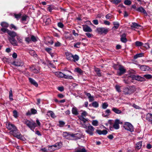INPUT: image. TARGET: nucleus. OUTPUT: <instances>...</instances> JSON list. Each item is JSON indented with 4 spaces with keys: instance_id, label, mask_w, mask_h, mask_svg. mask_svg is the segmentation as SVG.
<instances>
[{
    "instance_id": "1a4fd4ad",
    "label": "nucleus",
    "mask_w": 152,
    "mask_h": 152,
    "mask_svg": "<svg viewBox=\"0 0 152 152\" xmlns=\"http://www.w3.org/2000/svg\"><path fill=\"white\" fill-rule=\"evenodd\" d=\"M131 77L133 79H134L138 81H144L145 80V79L144 77H140L139 75H134L131 76Z\"/></svg>"
},
{
    "instance_id": "2f4dec72",
    "label": "nucleus",
    "mask_w": 152,
    "mask_h": 152,
    "mask_svg": "<svg viewBox=\"0 0 152 152\" xmlns=\"http://www.w3.org/2000/svg\"><path fill=\"white\" fill-rule=\"evenodd\" d=\"M22 14L21 13L18 14H14V16L15 18L17 20H19L21 17Z\"/></svg>"
},
{
    "instance_id": "5fc2aeb1",
    "label": "nucleus",
    "mask_w": 152,
    "mask_h": 152,
    "mask_svg": "<svg viewBox=\"0 0 152 152\" xmlns=\"http://www.w3.org/2000/svg\"><path fill=\"white\" fill-rule=\"evenodd\" d=\"M31 113L32 114H35L37 113V110L34 108H31Z\"/></svg>"
},
{
    "instance_id": "9b49d317",
    "label": "nucleus",
    "mask_w": 152,
    "mask_h": 152,
    "mask_svg": "<svg viewBox=\"0 0 152 152\" xmlns=\"http://www.w3.org/2000/svg\"><path fill=\"white\" fill-rule=\"evenodd\" d=\"M10 42L13 46H17L18 45V42L14 38H9Z\"/></svg>"
},
{
    "instance_id": "7c9ffc66",
    "label": "nucleus",
    "mask_w": 152,
    "mask_h": 152,
    "mask_svg": "<svg viewBox=\"0 0 152 152\" xmlns=\"http://www.w3.org/2000/svg\"><path fill=\"white\" fill-rule=\"evenodd\" d=\"M135 45L136 47L142 46L143 45V43L142 42L139 41H136L135 42Z\"/></svg>"
},
{
    "instance_id": "e433bc0d",
    "label": "nucleus",
    "mask_w": 152,
    "mask_h": 152,
    "mask_svg": "<svg viewBox=\"0 0 152 152\" xmlns=\"http://www.w3.org/2000/svg\"><path fill=\"white\" fill-rule=\"evenodd\" d=\"M92 106L96 108L99 107V104L98 102L96 101L93 102L91 103Z\"/></svg>"
},
{
    "instance_id": "f257e3e1",
    "label": "nucleus",
    "mask_w": 152,
    "mask_h": 152,
    "mask_svg": "<svg viewBox=\"0 0 152 152\" xmlns=\"http://www.w3.org/2000/svg\"><path fill=\"white\" fill-rule=\"evenodd\" d=\"M9 130H10V133L14 137L23 141H25L26 138L20 133L18 132V129L13 124L9 123L7 127Z\"/></svg>"
},
{
    "instance_id": "ea45409f",
    "label": "nucleus",
    "mask_w": 152,
    "mask_h": 152,
    "mask_svg": "<svg viewBox=\"0 0 152 152\" xmlns=\"http://www.w3.org/2000/svg\"><path fill=\"white\" fill-rule=\"evenodd\" d=\"M47 113L49 114L51 117L54 118L56 117L53 111L49 110L48 112Z\"/></svg>"
},
{
    "instance_id": "864d4df0",
    "label": "nucleus",
    "mask_w": 152,
    "mask_h": 152,
    "mask_svg": "<svg viewBox=\"0 0 152 152\" xmlns=\"http://www.w3.org/2000/svg\"><path fill=\"white\" fill-rule=\"evenodd\" d=\"M92 124L94 126H97L98 125V122L97 120H94L93 121Z\"/></svg>"
},
{
    "instance_id": "7ed1b4c3",
    "label": "nucleus",
    "mask_w": 152,
    "mask_h": 152,
    "mask_svg": "<svg viewBox=\"0 0 152 152\" xmlns=\"http://www.w3.org/2000/svg\"><path fill=\"white\" fill-rule=\"evenodd\" d=\"M136 90L134 86H132L124 88V93L125 95L130 94Z\"/></svg>"
},
{
    "instance_id": "8fccbe9b",
    "label": "nucleus",
    "mask_w": 152,
    "mask_h": 152,
    "mask_svg": "<svg viewBox=\"0 0 152 152\" xmlns=\"http://www.w3.org/2000/svg\"><path fill=\"white\" fill-rule=\"evenodd\" d=\"M13 116L15 118H17L18 117V113L17 110H15L13 111Z\"/></svg>"
},
{
    "instance_id": "052dcab7",
    "label": "nucleus",
    "mask_w": 152,
    "mask_h": 152,
    "mask_svg": "<svg viewBox=\"0 0 152 152\" xmlns=\"http://www.w3.org/2000/svg\"><path fill=\"white\" fill-rule=\"evenodd\" d=\"M16 39L19 43H22L23 42L22 39L19 36H17Z\"/></svg>"
},
{
    "instance_id": "49530a36",
    "label": "nucleus",
    "mask_w": 152,
    "mask_h": 152,
    "mask_svg": "<svg viewBox=\"0 0 152 152\" xmlns=\"http://www.w3.org/2000/svg\"><path fill=\"white\" fill-rule=\"evenodd\" d=\"M81 44V42H78L76 43H75L74 45V48H79L80 47V46Z\"/></svg>"
},
{
    "instance_id": "603ef678",
    "label": "nucleus",
    "mask_w": 152,
    "mask_h": 152,
    "mask_svg": "<svg viewBox=\"0 0 152 152\" xmlns=\"http://www.w3.org/2000/svg\"><path fill=\"white\" fill-rule=\"evenodd\" d=\"M143 77L147 79H149L152 78V76L151 75L148 74L144 75Z\"/></svg>"
},
{
    "instance_id": "f03ea898",
    "label": "nucleus",
    "mask_w": 152,
    "mask_h": 152,
    "mask_svg": "<svg viewBox=\"0 0 152 152\" xmlns=\"http://www.w3.org/2000/svg\"><path fill=\"white\" fill-rule=\"evenodd\" d=\"M80 135L78 133L73 134L70 132H64L62 134L63 136L68 140H77L80 138V137L77 136Z\"/></svg>"
},
{
    "instance_id": "423d86ee",
    "label": "nucleus",
    "mask_w": 152,
    "mask_h": 152,
    "mask_svg": "<svg viewBox=\"0 0 152 152\" xmlns=\"http://www.w3.org/2000/svg\"><path fill=\"white\" fill-rule=\"evenodd\" d=\"M123 127L125 129L131 132L134 131L133 126L129 122H125Z\"/></svg>"
},
{
    "instance_id": "393cba45",
    "label": "nucleus",
    "mask_w": 152,
    "mask_h": 152,
    "mask_svg": "<svg viewBox=\"0 0 152 152\" xmlns=\"http://www.w3.org/2000/svg\"><path fill=\"white\" fill-rule=\"evenodd\" d=\"M72 113L75 115H77L79 113H78L76 107H73L72 109Z\"/></svg>"
},
{
    "instance_id": "2eb2a0df",
    "label": "nucleus",
    "mask_w": 152,
    "mask_h": 152,
    "mask_svg": "<svg viewBox=\"0 0 152 152\" xmlns=\"http://www.w3.org/2000/svg\"><path fill=\"white\" fill-rule=\"evenodd\" d=\"M121 41L123 43H126L127 41V39L126 38V34L125 33H123L121 36Z\"/></svg>"
},
{
    "instance_id": "f3484780",
    "label": "nucleus",
    "mask_w": 152,
    "mask_h": 152,
    "mask_svg": "<svg viewBox=\"0 0 152 152\" xmlns=\"http://www.w3.org/2000/svg\"><path fill=\"white\" fill-rule=\"evenodd\" d=\"M83 29L86 32H91L92 31L91 28L88 25H86L83 27Z\"/></svg>"
},
{
    "instance_id": "4c0bfd02",
    "label": "nucleus",
    "mask_w": 152,
    "mask_h": 152,
    "mask_svg": "<svg viewBox=\"0 0 152 152\" xmlns=\"http://www.w3.org/2000/svg\"><path fill=\"white\" fill-rule=\"evenodd\" d=\"M31 41L34 42H36L37 41V38L34 35H31Z\"/></svg>"
},
{
    "instance_id": "9d476101",
    "label": "nucleus",
    "mask_w": 152,
    "mask_h": 152,
    "mask_svg": "<svg viewBox=\"0 0 152 152\" xmlns=\"http://www.w3.org/2000/svg\"><path fill=\"white\" fill-rule=\"evenodd\" d=\"M136 10L137 11L142 13L146 16L147 15V13L146 12L145 10L141 6L137 8L136 9Z\"/></svg>"
},
{
    "instance_id": "79ce46f5",
    "label": "nucleus",
    "mask_w": 152,
    "mask_h": 152,
    "mask_svg": "<svg viewBox=\"0 0 152 152\" xmlns=\"http://www.w3.org/2000/svg\"><path fill=\"white\" fill-rule=\"evenodd\" d=\"M75 70L77 72L79 73L80 75H82L83 74V71L80 68H76Z\"/></svg>"
},
{
    "instance_id": "37998d69",
    "label": "nucleus",
    "mask_w": 152,
    "mask_h": 152,
    "mask_svg": "<svg viewBox=\"0 0 152 152\" xmlns=\"http://www.w3.org/2000/svg\"><path fill=\"white\" fill-rule=\"evenodd\" d=\"M59 124L58 125V126L59 127H64L65 124L64 122L61 121H59Z\"/></svg>"
},
{
    "instance_id": "774afa93",
    "label": "nucleus",
    "mask_w": 152,
    "mask_h": 152,
    "mask_svg": "<svg viewBox=\"0 0 152 152\" xmlns=\"http://www.w3.org/2000/svg\"><path fill=\"white\" fill-rule=\"evenodd\" d=\"M85 34L88 38H90L93 36V35L92 34L88 32L86 33Z\"/></svg>"
},
{
    "instance_id": "0e129e2a",
    "label": "nucleus",
    "mask_w": 152,
    "mask_h": 152,
    "mask_svg": "<svg viewBox=\"0 0 152 152\" xmlns=\"http://www.w3.org/2000/svg\"><path fill=\"white\" fill-rule=\"evenodd\" d=\"M115 88L116 91L118 92H121L120 87L119 86L116 85L115 86Z\"/></svg>"
},
{
    "instance_id": "b1692460",
    "label": "nucleus",
    "mask_w": 152,
    "mask_h": 152,
    "mask_svg": "<svg viewBox=\"0 0 152 152\" xmlns=\"http://www.w3.org/2000/svg\"><path fill=\"white\" fill-rule=\"evenodd\" d=\"M64 74L61 72H57L55 73L56 75L58 77L63 78Z\"/></svg>"
},
{
    "instance_id": "bb28decb",
    "label": "nucleus",
    "mask_w": 152,
    "mask_h": 152,
    "mask_svg": "<svg viewBox=\"0 0 152 152\" xmlns=\"http://www.w3.org/2000/svg\"><path fill=\"white\" fill-rule=\"evenodd\" d=\"M113 24L114 25V26L113 27V28L114 29H117L119 26V23L117 22H113Z\"/></svg>"
},
{
    "instance_id": "dca6fc26",
    "label": "nucleus",
    "mask_w": 152,
    "mask_h": 152,
    "mask_svg": "<svg viewBox=\"0 0 152 152\" xmlns=\"http://www.w3.org/2000/svg\"><path fill=\"white\" fill-rule=\"evenodd\" d=\"M96 132L99 135L103 134L105 135L108 133L107 131L105 130H103L102 131H101L100 130L97 129Z\"/></svg>"
},
{
    "instance_id": "c85d7f7f",
    "label": "nucleus",
    "mask_w": 152,
    "mask_h": 152,
    "mask_svg": "<svg viewBox=\"0 0 152 152\" xmlns=\"http://www.w3.org/2000/svg\"><path fill=\"white\" fill-rule=\"evenodd\" d=\"M142 141H140L137 143L136 144V149L139 150L141 148L142 145Z\"/></svg>"
},
{
    "instance_id": "4d7b16f0",
    "label": "nucleus",
    "mask_w": 152,
    "mask_h": 152,
    "mask_svg": "<svg viewBox=\"0 0 152 152\" xmlns=\"http://www.w3.org/2000/svg\"><path fill=\"white\" fill-rule=\"evenodd\" d=\"M88 113L86 111L84 110L81 113V115H80L79 116H82V117H86Z\"/></svg>"
},
{
    "instance_id": "0eeeda50",
    "label": "nucleus",
    "mask_w": 152,
    "mask_h": 152,
    "mask_svg": "<svg viewBox=\"0 0 152 152\" xmlns=\"http://www.w3.org/2000/svg\"><path fill=\"white\" fill-rule=\"evenodd\" d=\"M118 70L119 71L117 72V74L118 76H121L126 72V70L124 68L123 66L121 65H119Z\"/></svg>"
},
{
    "instance_id": "a878e982",
    "label": "nucleus",
    "mask_w": 152,
    "mask_h": 152,
    "mask_svg": "<svg viewBox=\"0 0 152 152\" xmlns=\"http://www.w3.org/2000/svg\"><path fill=\"white\" fill-rule=\"evenodd\" d=\"M144 56V53H140L138 54H137L134 55V58L136 59L138 58L142 57Z\"/></svg>"
},
{
    "instance_id": "4468645a",
    "label": "nucleus",
    "mask_w": 152,
    "mask_h": 152,
    "mask_svg": "<svg viewBox=\"0 0 152 152\" xmlns=\"http://www.w3.org/2000/svg\"><path fill=\"white\" fill-rule=\"evenodd\" d=\"M65 55L67 60L72 61L73 55L69 52H66L65 53Z\"/></svg>"
},
{
    "instance_id": "ddd939ff",
    "label": "nucleus",
    "mask_w": 152,
    "mask_h": 152,
    "mask_svg": "<svg viewBox=\"0 0 152 152\" xmlns=\"http://www.w3.org/2000/svg\"><path fill=\"white\" fill-rule=\"evenodd\" d=\"M146 119L149 123L152 124V114L150 113H148L146 116Z\"/></svg>"
},
{
    "instance_id": "e2e57ef3",
    "label": "nucleus",
    "mask_w": 152,
    "mask_h": 152,
    "mask_svg": "<svg viewBox=\"0 0 152 152\" xmlns=\"http://www.w3.org/2000/svg\"><path fill=\"white\" fill-rule=\"evenodd\" d=\"M58 27L61 28H63L64 27V25L63 23L61 22L58 23Z\"/></svg>"
},
{
    "instance_id": "3c124183",
    "label": "nucleus",
    "mask_w": 152,
    "mask_h": 152,
    "mask_svg": "<svg viewBox=\"0 0 152 152\" xmlns=\"http://www.w3.org/2000/svg\"><path fill=\"white\" fill-rule=\"evenodd\" d=\"M56 144L57 145V148L58 149H60L62 147V143L61 142H59L56 143Z\"/></svg>"
},
{
    "instance_id": "39448f33",
    "label": "nucleus",
    "mask_w": 152,
    "mask_h": 152,
    "mask_svg": "<svg viewBox=\"0 0 152 152\" xmlns=\"http://www.w3.org/2000/svg\"><path fill=\"white\" fill-rule=\"evenodd\" d=\"M109 28L104 27H98L95 30V31L100 34H106L108 32Z\"/></svg>"
},
{
    "instance_id": "473e14b6",
    "label": "nucleus",
    "mask_w": 152,
    "mask_h": 152,
    "mask_svg": "<svg viewBox=\"0 0 152 152\" xmlns=\"http://www.w3.org/2000/svg\"><path fill=\"white\" fill-rule=\"evenodd\" d=\"M105 113H106L107 114L106 115H104V114H102V115L103 117H107V116L109 115H110V114L111 112L110 110V109H107L105 111Z\"/></svg>"
},
{
    "instance_id": "58836bf2",
    "label": "nucleus",
    "mask_w": 152,
    "mask_h": 152,
    "mask_svg": "<svg viewBox=\"0 0 152 152\" xmlns=\"http://www.w3.org/2000/svg\"><path fill=\"white\" fill-rule=\"evenodd\" d=\"M63 78L67 79H73V77L72 76L66 75L65 74L64 75Z\"/></svg>"
},
{
    "instance_id": "cd10ccee",
    "label": "nucleus",
    "mask_w": 152,
    "mask_h": 152,
    "mask_svg": "<svg viewBox=\"0 0 152 152\" xmlns=\"http://www.w3.org/2000/svg\"><path fill=\"white\" fill-rule=\"evenodd\" d=\"M79 59V57L76 54L74 56L73 55L72 61L75 62L76 61H77Z\"/></svg>"
},
{
    "instance_id": "a211bd4d",
    "label": "nucleus",
    "mask_w": 152,
    "mask_h": 152,
    "mask_svg": "<svg viewBox=\"0 0 152 152\" xmlns=\"http://www.w3.org/2000/svg\"><path fill=\"white\" fill-rule=\"evenodd\" d=\"M12 64L14 66H22L23 63L22 62H20V61H17L16 62L14 61L12 63Z\"/></svg>"
},
{
    "instance_id": "6e6d98bb",
    "label": "nucleus",
    "mask_w": 152,
    "mask_h": 152,
    "mask_svg": "<svg viewBox=\"0 0 152 152\" xmlns=\"http://www.w3.org/2000/svg\"><path fill=\"white\" fill-rule=\"evenodd\" d=\"M45 50L48 52L49 54H50V53H51V51L52 50V49L50 48H45Z\"/></svg>"
},
{
    "instance_id": "680f3d73",
    "label": "nucleus",
    "mask_w": 152,
    "mask_h": 152,
    "mask_svg": "<svg viewBox=\"0 0 152 152\" xmlns=\"http://www.w3.org/2000/svg\"><path fill=\"white\" fill-rule=\"evenodd\" d=\"M25 41L28 44H29L31 41V39L29 37H27L25 38Z\"/></svg>"
},
{
    "instance_id": "72a5a7b5",
    "label": "nucleus",
    "mask_w": 152,
    "mask_h": 152,
    "mask_svg": "<svg viewBox=\"0 0 152 152\" xmlns=\"http://www.w3.org/2000/svg\"><path fill=\"white\" fill-rule=\"evenodd\" d=\"M1 25L2 27L4 28H7L9 26L8 23L5 22H1Z\"/></svg>"
},
{
    "instance_id": "bf43d9fd",
    "label": "nucleus",
    "mask_w": 152,
    "mask_h": 152,
    "mask_svg": "<svg viewBox=\"0 0 152 152\" xmlns=\"http://www.w3.org/2000/svg\"><path fill=\"white\" fill-rule=\"evenodd\" d=\"M14 29L15 30H17L18 29V28L15 26L13 24H11L10 25V29Z\"/></svg>"
},
{
    "instance_id": "13d9d810",
    "label": "nucleus",
    "mask_w": 152,
    "mask_h": 152,
    "mask_svg": "<svg viewBox=\"0 0 152 152\" xmlns=\"http://www.w3.org/2000/svg\"><path fill=\"white\" fill-rule=\"evenodd\" d=\"M142 46L145 48L146 49L149 48H150L149 44L148 43H145L144 44H143Z\"/></svg>"
},
{
    "instance_id": "f8f14e48",
    "label": "nucleus",
    "mask_w": 152,
    "mask_h": 152,
    "mask_svg": "<svg viewBox=\"0 0 152 152\" xmlns=\"http://www.w3.org/2000/svg\"><path fill=\"white\" fill-rule=\"evenodd\" d=\"M119 120L118 119H116L115 120V122L113 125V127L116 129H118L120 126L119 125Z\"/></svg>"
},
{
    "instance_id": "f704fd0d",
    "label": "nucleus",
    "mask_w": 152,
    "mask_h": 152,
    "mask_svg": "<svg viewBox=\"0 0 152 152\" xmlns=\"http://www.w3.org/2000/svg\"><path fill=\"white\" fill-rule=\"evenodd\" d=\"M121 0H111V2L113 4H115L116 5L118 4L119 3L121 2Z\"/></svg>"
},
{
    "instance_id": "09e8293b",
    "label": "nucleus",
    "mask_w": 152,
    "mask_h": 152,
    "mask_svg": "<svg viewBox=\"0 0 152 152\" xmlns=\"http://www.w3.org/2000/svg\"><path fill=\"white\" fill-rule=\"evenodd\" d=\"M108 106V104L106 102H104L102 104V108L103 109H106Z\"/></svg>"
},
{
    "instance_id": "6e6552de",
    "label": "nucleus",
    "mask_w": 152,
    "mask_h": 152,
    "mask_svg": "<svg viewBox=\"0 0 152 152\" xmlns=\"http://www.w3.org/2000/svg\"><path fill=\"white\" fill-rule=\"evenodd\" d=\"M95 128L92 126H88V129L86 131V132L90 135H92L93 134V132L94 131Z\"/></svg>"
},
{
    "instance_id": "20e7f679",
    "label": "nucleus",
    "mask_w": 152,
    "mask_h": 152,
    "mask_svg": "<svg viewBox=\"0 0 152 152\" xmlns=\"http://www.w3.org/2000/svg\"><path fill=\"white\" fill-rule=\"evenodd\" d=\"M24 123L31 130L34 129L37 126L36 124L32 121H30L26 119L25 120Z\"/></svg>"
},
{
    "instance_id": "de8ad7c7",
    "label": "nucleus",
    "mask_w": 152,
    "mask_h": 152,
    "mask_svg": "<svg viewBox=\"0 0 152 152\" xmlns=\"http://www.w3.org/2000/svg\"><path fill=\"white\" fill-rule=\"evenodd\" d=\"M12 91L11 90L9 91V99L11 101H12L13 100L12 98Z\"/></svg>"
},
{
    "instance_id": "338daca9",
    "label": "nucleus",
    "mask_w": 152,
    "mask_h": 152,
    "mask_svg": "<svg viewBox=\"0 0 152 152\" xmlns=\"http://www.w3.org/2000/svg\"><path fill=\"white\" fill-rule=\"evenodd\" d=\"M113 67L115 70H118V69L119 65L117 64H114Z\"/></svg>"
},
{
    "instance_id": "c756f323",
    "label": "nucleus",
    "mask_w": 152,
    "mask_h": 152,
    "mask_svg": "<svg viewBox=\"0 0 152 152\" xmlns=\"http://www.w3.org/2000/svg\"><path fill=\"white\" fill-rule=\"evenodd\" d=\"M78 117L80 121H83L84 123H85L86 122L88 121L87 119L86 118L83 117H82V116H78Z\"/></svg>"
},
{
    "instance_id": "6ab92c4d",
    "label": "nucleus",
    "mask_w": 152,
    "mask_h": 152,
    "mask_svg": "<svg viewBox=\"0 0 152 152\" xmlns=\"http://www.w3.org/2000/svg\"><path fill=\"white\" fill-rule=\"evenodd\" d=\"M28 79L29 82L32 84H33L36 87L38 86V84L33 79L29 77L28 78Z\"/></svg>"
},
{
    "instance_id": "69168bd1",
    "label": "nucleus",
    "mask_w": 152,
    "mask_h": 152,
    "mask_svg": "<svg viewBox=\"0 0 152 152\" xmlns=\"http://www.w3.org/2000/svg\"><path fill=\"white\" fill-rule=\"evenodd\" d=\"M61 44L58 42H57L55 43L54 46L55 47H59L61 45Z\"/></svg>"
},
{
    "instance_id": "a19ab883",
    "label": "nucleus",
    "mask_w": 152,
    "mask_h": 152,
    "mask_svg": "<svg viewBox=\"0 0 152 152\" xmlns=\"http://www.w3.org/2000/svg\"><path fill=\"white\" fill-rule=\"evenodd\" d=\"M27 17H28V16L26 15L22 16L21 17L20 21L22 22L23 21H26Z\"/></svg>"
},
{
    "instance_id": "c03bdc74",
    "label": "nucleus",
    "mask_w": 152,
    "mask_h": 152,
    "mask_svg": "<svg viewBox=\"0 0 152 152\" xmlns=\"http://www.w3.org/2000/svg\"><path fill=\"white\" fill-rule=\"evenodd\" d=\"M124 3L125 5H129L131 4L132 2L129 0H125L124 1Z\"/></svg>"
},
{
    "instance_id": "c9c22d12",
    "label": "nucleus",
    "mask_w": 152,
    "mask_h": 152,
    "mask_svg": "<svg viewBox=\"0 0 152 152\" xmlns=\"http://www.w3.org/2000/svg\"><path fill=\"white\" fill-rule=\"evenodd\" d=\"M1 31L3 32V33L1 32V34H3V33H7V34L8 32H9L10 30L8 29L7 28H2L1 29Z\"/></svg>"
},
{
    "instance_id": "412c9836",
    "label": "nucleus",
    "mask_w": 152,
    "mask_h": 152,
    "mask_svg": "<svg viewBox=\"0 0 152 152\" xmlns=\"http://www.w3.org/2000/svg\"><path fill=\"white\" fill-rule=\"evenodd\" d=\"M132 25L131 26L132 28H135L138 29L140 27H141V26L135 22H133L132 23Z\"/></svg>"
},
{
    "instance_id": "4be33fe9",
    "label": "nucleus",
    "mask_w": 152,
    "mask_h": 152,
    "mask_svg": "<svg viewBox=\"0 0 152 152\" xmlns=\"http://www.w3.org/2000/svg\"><path fill=\"white\" fill-rule=\"evenodd\" d=\"M112 110L117 114H122V112L116 107H113L112 108Z\"/></svg>"
},
{
    "instance_id": "a18cd8bd",
    "label": "nucleus",
    "mask_w": 152,
    "mask_h": 152,
    "mask_svg": "<svg viewBox=\"0 0 152 152\" xmlns=\"http://www.w3.org/2000/svg\"><path fill=\"white\" fill-rule=\"evenodd\" d=\"M29 53L32 56H34L35 55H37L35 51L33 50H30L29 51Z\"/></svg>"
},
{
    "instance_id": "5701e85b",
    "label": "nucleus",
    "mask_w": 152,
    "mask_h": 152,
    "mask_svg": "<svg viewBox=\"0 0 152 152\" xmlns=\"http://www.w3.org/2000/svg\"><path fill=\"white\" fill-rule=\"evenodd\" d=\"M43 22L45 23L46 25H48L51 22V19L50 18H44L43 19Z\"/></svg>"
},
{
    "instance_id": "aec40b11",
    "label": "nucleus",
    "mask_w": 152,
    "mask_h": 152,
    "mask_svg": "<svg viewBox=\"0 0 152 152\" xmlns=\"http://www.w3.org/2000/svg\"><path fill=\"white\" fill-rule=\"evenodd\" d=\"M8 34L11 37V38H14L15 37L17 36L16 33L15 31H11L10 30L9 31V32H8Z\"/></svg>"
}]
</instances>
